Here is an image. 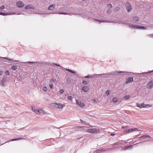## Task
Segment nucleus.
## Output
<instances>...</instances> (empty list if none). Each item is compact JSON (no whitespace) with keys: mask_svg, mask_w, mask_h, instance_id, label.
<instances>
[{"mask_svg":"<svg viewBox=\"0 0 153 153\" xmlns=\"http://www.w3.org/2000/svg\"><path fill=\"white\" fill-rule=\"evenodd\" d=\"M99 129H97L96 128H89L86 130V131L91 133H98L100 132Z\"/></svg>","mask_w":153,"mask_h":153,"instance_id":"1","label":"nucleus"},{"mask_svg":"<svg viewBox=\"0 0 153 153\" xmlns=\"http://www.w3.org/2000/svg\"><path fill=\"white\" fill-rule=\"evenodd\" d=\"M126 8L128 12H130L132 9V7L131 4L128 2L126 4Z\"/></svg>","mask_w":153,"mask_h":153,"instance_id":"2","label":"nucleus"},{"mask_svg":"<svg viewBox=\"0 0 153 153\" xmlns=\"http://www.w3.org/2000/svg\"><path fill=\"white\" fill-rule=\"evenodd\" d=\"M76 104L78 106H79L81 108L83 107L85 105L83 102L79 101L78 100H76Z\"/></svg>","mask_w":153,"mask_h":153,"instance_id":"3","label":"nucleus"},{"mask_svg":"<svg viewBox=\"0 0 153 153\" xmlns=\"http://www.w3.org/2000/svg\"><path fill=\"white\" fill-rule=\"evenodd\" d=\"M21 63H24V64H41L42 62H30V61H28L27 62H21Z\"/></svg>","mask_w":153,"mask_h":153,"instance_id":"4","label":"nucleus"},{"mask_svg":"<svg viewBox=\"0 0 153 153\" xmlns=\"http://www.w3.org/2000/svg\"><path fill=\"white\" fill-rule=\"evenodd\" d=\"M16 5L19 7H22L24 6V3L21 1H19L16 3Z\"/></svg>","mask_w":153,"mask_h":153,"instance_id":"5","label":"nucleus"},{"mask_svg":"<svg viewBox=\"0 0 153 153\" xmlns=\"http://www.w3.org/2000/svg\"><path fill=\"white\" fill-rule=\"evenodd\" d=\"M35 112L36 113H43V114H45V111L42 109H37L36 110V111H35Z\"/></svg>","mask_w":153,"mask_h":153,"instance_id":"6","label":"nucleus"},{"mask_svg":"<svg viewBox=\"0 0 153 153\" xmlns=\"http://www.w3.org/2000/svg\"><path fill=\"white\" fill-rule=\"evenodd\" d=\"M133 81V77H130L128 78H127L126 79V84H127Z\"/></svg>","mask_w":153,"mask_h":153,"instance_id":"7","label":"nucleus"},{"mask_svg":"<svg viewBox=\"0 0 153 153\" xmlns=\"http://www.w3.org/2000/svg\"><path fill=\"white\" fill-rule=\"evenodd\" d=\"M2 59H4L7 60L9 61H12L14 62H20L19 60H13L12 59H10L6 57H1Z\"/></svg>","mask_w":153,"mask_h":153,"instance_id":"8","label":"nucleus"},{"mask_svg":"<svg viewBox=\"0 0 153 153\" xmlns=\"http://www.w3.org/2000/svg\"><path fill=\"white\" fill-rule=\"evenodd\" d=\"M89 87L86 86H84L82 88V90L84 92H87L89 90Z\"/></svg>","mask_w":153,"mask_h":153,"instance_id":"9","label":"nucleus"},{"mask_svg":"<svg viewBox=\"0 0 153 153\" xmlns=\"http://www.w3.org/2000/svg\"><path fill=\"white\" fill-rule=\"evenodd\" d=\"M128 27L133 29H137L138 25H129Z\"/></svg>","mask_w":153,"mask_h":153,"instance_id":"10","label":"nucleus"},{"mask_svg":"<svg viewBox=\"0 0 153 153\" xmlns=\"http://www.w3.org/2000/svg\"><path fill=\"white\" fill-rule=\"evenodd\" d=\"M147 137H148L149 139H150L151 138V137H150V136L149 135H143L140 137L139 138V139L140 140L141 139H144L145 138H146Z\"/></svg>","mask_w":153,"mask_h":153,"instance_id":"11","label":"nucleus"},{"mask_svg":"<svg viewBox=\"0 0 153 153\" xmlns=\"http://www.w3.org/2000/svg\"><path fill=\"white\" fill-rule=\"evenodd\" d=\"M6 81H7V80H6V78L5 77H4L1 81V84L3 86H4V82H6Z\"/></svg>","mask_w":153,"mask_h":153,"instance_id":"12","label":"nucleus"},{"mask_svg":"<svg viewBox=\"0 0 153 153\" xmlns=\"http://www.w3.org/2000/svg\"><path fill=\"white\" fill-rule=\"evenodd\" d=\"M132 147H133L132 145H130L129 146H126L124 148H122V150H126L128 149H129L130 148H132Z\"/></svg>","mask_w":153,"mask_h":153,"instance_id":"13","label":"nucleus"},{"mask_svg":"<svg viewBox=\"0 0 153 153\" xmlns=\"http://www.w3.org/2000/svg\"><path fill=\"white\" fill-rule=\"evenodd\" d=\"M25 8L26 9H34V7H32L30 5H27L25 7Z\"/></svg>","mask_w":153,"mask_h":153,"instance_id":"14","label":"nucleus"},{"mask_svg":"<svg viewBox=\"0 0 153 153\" xmlns=\"http://www.w3.org/2000/svg\"><path fill=\"white\" fill-rule=\"evenodd\" d=\"M148 85L149 86V88H151L153 86V82L152 80L150 81L148 84Z\"/></svg>","mask_w":153,"mask_h":153,"instance_id":"15","label":"nucleus"},{"mask_svg":"<svg viewBox=\"0 0 153 153\" xmlns=\"http://www.w3.org/2000/svg\"><path fill=\"white\" fill-rule=\"evenodd\" d=\"M137 128H130L128 130V131L129 133L132 132L133 131L137 130Z\"/></svg>","mask_w":153,"mask_h":153,"instance_id":"16","label":"nucleus"},{"mask_svg":"<svg viewBox=\"0 0 153 153\" xmlns=\"http://www.w3.org/2000/svg\"><path fill=\"white\" fill-rule=\"evenodd\" d=\"M151 73L153 74V70L150 71L149 72H146V73H143L142 74V76H145V75L147 74H150Z\"/></svg>","mask_w":153,"mask_h":153,"instance_id":"17","label":"nucleus"},{"mask_svg":"<svg viewBox=\"0 0 153 153\" xmlns=\"http://www.w3.org/2000/svg\"><path fill=\"white\" fill-rule=\"evenodd\" d=\"M55 4L51 5L48 7V9L50 10H53L55 8Z\"/></svg>","mask_w":153,"mask_h":153,"instance_id":"18","label":"nucleus"},{"mask_svg":"<svg viewBox=\"0 0 153 153\" xmlns=\"http://www.w3.org/2000/svg\"><path fill=\"white\" fill-rule=\"evenodd\" d=\"M65 70L69 72H70L71 73L73 74H75L76 73V72H75V71H74L72 70H70V69H66Z\"/></svg>","mask_w":153,"mask_h":153,"instance_id":"19","label":"nucleus"},{"mask_svg":"<svg viewBox=\"0 0 153 153\" xmlns=\"http://www.w3.org/2000/svg\"><path fill=\"white\" fill-rule=\"evenodd\" d=\"M139 18L137 17H134V18L133 21L134 22H136L139 21Z\"/></svg>","mask_w":153,"mask_h":153,"instance_id":"20","label":"nucleus"},{"mask_svg":"<svg viewBox=\"0 0 153 153\" xmlns=\"http://www.w3.org/2000/svg\"><path fill=\"white\" fill-rule=\"evenodd\" d=\"M146 29V27L144 26L138 25L137 29Z\"/></svg>","mask_w":153,"mask_h":153,"instance_id":"21","label":"nucleus"},{"mask_svg":"<svg viewBox=\"0 0 153 153\" xmlns=\"http://www.w3.org/2000/svg\"><path fill=\"white\" fill-rule=\"evenodd\" d=\"M118 101V98L117 97H115L112 99V101L113 102H116Z\"/></svg>","mask_w":153,"mask_h":153,"instance_id":"22","label":"nucleus"},{"mask_svg":"<svg viewBox=\"0 0 153 153\" xmlns=\"http://www.w3.org/2000/svg\"><path fill=\"white\" fill-rule=\"evenodd\" d=\"M57 107L59 108H63V105L62 104H57Z\"/></svg>","mask_w":153,"mask_h":153,"instance_id":"23","label":"nucleus"},{"mask_svg":"<svg viewBox=\"0 0 153 153\" xmlns=\"http://www.w3.org/2000/svg\"><path fill=\"white\" fill-rule=\"evenodd\" d=\"M94 20L97 21V22H106L104 21V20H99V19H94Z\"/></svg>","mask_w":153,"mask_h":153,"instance_id":"24","label":"nucleus"},{"mask_svg":"<svg viewBox=\"0 0 153 153\" xmlns=\"http://www.w3.org/2000/svg\"><path fill=\"white\" fill-rule=\"evenodd\" d=\"M23 139L24 138H21V137H20L19 138H15V139H13L11 140L10 141L17 140H21V139Z\"/></svg>","mask_w":153,"mask_h":153,"instance_id":"25","label":"nucleus"},{"mask_svg":"<svg viewBox=\"0 0 153 153\" xmlns=\"http://www.w3.org/2000/svg\"><path fill=\"white\" fill-rule=\"evenodd\" d=\"M11 68L14 70H15L17 69V66L16 65H13L12 67H11Z\"/></svg>","mask_w":153,"mask_h":153,"instance_id":"26","label":"nucleus"},{"mask_svg":"<svg viewBox=\"0 0 153 153\" xmlns=\"http://www.w3.org/2000/svg\"><path fill=\"white\" fill-rule=\"evenodd\" d=\"M115 73H127L126 72H124L123 71H116L114 72H111L112 74H114Z\"/></svg>","mask_w":153,"mask_h":153,"instance_id":"27","label":"nucleus"},{"mask_svg":"<svg viewBox=\"0 0 153 153\" xmlns=\"http://www.w3.org/2000/svg\"><path fill=\"white\" fill-rule=\"evenodd\" d=\"M8 13H4L1 12H0V15H3V16H7L9 15Z\"/></svg>","mask_w":153,"mask_h":153,"instance_id":"28","label":"nucleus"},{"mask_svg":"<svg viewBox=\"0 0 153 153\" xmlns=\"http://www.w3.org/2000/svg\"><path fill=\"white\" fill-rule=\"evenodd\" d=\"M130 97L131 96L129 95H126L124 97V98H125V99L128 100L129 99Z\"/></svg>","mask_w":153,"mask_h":153,"instance_id":"29","label":"nucleus"},{"mask_svg":"<svg viewBox=\"0 0 153 153\" xmlns=\"http://www.w3.org/2000/svg\"><path fill=\"white\" fill-rule=\"evenodd\" d=\"M145 105L143 103H142L140 105V106H138V107L140 108H144Z\"/></svg>","mask_w":153,"mask_h":153,"instance_id":"30","label":"nucleus"},{"mask_svg":"<svg viewBox=\"0 0 153 153\" xmlns=\"http://www.w3.org/2000/svg\"><path fill=\"white\" fill-rule=\"evenodd\" d=\"M84 127L85 128V127H85V126H82V127L78 126V127H76L73 128H74V129H76V128H77V129H79L80 128H82Z\"/></svg>","mask_w":153,"mask_h":153,"instance_id":"31","label":"nucleus"},{"mask_svg":"<svg viewBox=\"0 0 153 153\" xmlns=\"http://www.w3.org/2000/svg\"><path fill=\"white\" fill-rule=\"evenodd\" d=\"M93 77V76H92L91 75H90L89 76H88V75L86 76H84V77L85 78H88Z\"/></svg>","mask_w":153,"mask_h":153,"instance_id":"32","label":"nucleus"},{"mask_svg":"<svg viewBox=\"0 0 153 153\" xmlns=\"http://www.w3.org/2000/svg\"><path fill=\"white\" fill-rule=\"evenodd\" d=\"M42 89L43 91H46L48 90L47 88L45 86H44L42 87Z\"/></svg>","mask_w":153,"mask_h":153,"instance_id":"33","label":"nucleus"},{"mask_svg":"<svg viewBox=\"0 0 153 153\" xmlns=\"http://www.w3.org/2000/svg\"><path fill=\"white\" fill-rule=\"evenodd\" d=\"M89 81H88L87 82L86 81H82V83L85 85H87V84H88L89 83Z\"/></svg>","mask_w":153,"mask_h":153,"instance_id":"34","label":"nucleus"},{"mask_svg":"<svg viewBox=\"0 0 153 153\" xmlns=\"http://www.w3.org/2000/svg\"><path fill=\"white\" fill-rule=\"evenodd\" d=\"M32 111H34L35 112V111H36V110L37 109H36L35 108V106H32Z\"/></svg>","mask_w":153,"mask_h":153,"instance_id":"35","label":"nucleus"},{"mask_svg":"<svg viewBox=\"0 0 153 153\" xmlns=\"http://www.w3.org/2000/svg\"><path fill=\"white\" fill-rule=\"evenodd\" d=\"M5 74L7 76L9 75L10 74V72L8 71H7L5 72Z\"/></svg>","mask_w":153,"mask_h":153,"instance_id":"36","label":"nucleus"},{"mask_svg":"<svg viewBox=\"0 0 153 153\" xmlns=\"http://www.w3.org/2000/svg\"><path fill=\"white\" fill-rule=\"evenodd\" d=\"M118 145V143H116L114 144L112 146H113V147L115 148H116V147L115 146H117Z\"/></svg>","mask_w":153,"mask_h":153,"instance_id":"37","label":"nucleus"},{"mask_svg":"<svg viewBox=\"0 0 153 153\" xmlns=\"http://www.w3.org/2000/svg\"><path fill=\"white\" fill-rule=\"evenodd\" d=\"M56 81V79L54 78H51V79L50 82H55Z\"/></svg>","mask_w":153,"mask_h":153,"instance_id":"38","label":"nucleus"},{"mask_svg":"<svg viewBox=\"0 0 153 153\" xmlns=\"http://www.w3.org/2000/svg\"><path fill=\"white\" fill-rule=\"evenodd\" d=\"M53 65H56V66L61 67V66H60V65H59L58 64H56V63H53Z\"/></svg>","mask_w":153,"mask_h":153,"instance_id":"39","label":"nucleus"},{"mask_svg":"<svg viewBox=\"0 0 153 153\" xmlns=\"http://www.w3.org/2000/svg\"><path fill=\"white\" fill-rule=\"evenodd\" d=\"M100 152V149H97L94 152V153H99Z\"/></svg>","mask_w":153,"mask_h":153,"instance_id":"40","label":"nucleus"},{"mask_svg":"<svg viewBox=\"0 0 153 153\" xmlns=\"http://www.w3.org/2000/svg\"><path fill=\"white\" fill-rule=\"evenodd\" d=\"M152 106L151 105H149V104H146L145 105V107H150Z\"/></svg>","mask_w":153,"mask_h":153,"instance_id":"41","label":"nucleus"},{"mask_svg":"<svg viewBox=\"0 0 153 153\" xmlns=\"http://www.w3.org/2000/svg\"><path fill=\"white\" fill-rule=\"evenodd\" d=\"M5 8V6L4 5H2L1 7H0V9L1 10L4 9Z\"/></svg>","mask_w":153,"mask_h":153,"instance_id":"42","label":"nucleus"},{"mask_svg":"<svg viewBox=\"0 0 153 153\" xmlns=\"http://www.w3.org/2000/svg\"><path fill=\"white\" fill-rule=\"evenodd\" d=\"M105 94L107 95H108L109 94V91L107 90L105 92Z\"/></svg>","mask_w":153,"mask_h":153,"instance_id":"43","label":"nucleus"},{"mask_svg":"<svg viewBox=\"0 0 153 153\" xmlns=\"http://www.w3.org/2000/svg\"><path fill=\"white\" fill-rule=\"evenodd\" d=\"M59 14L65 15L66 14H68V13L65 12H61Z\"/></svg>","mask_w":153,"mask_h":153,"instance_id":"44","label":"nucleus"},{"mask_svg":"<svg viewBox=\"0 0 153 153\" xmlns=\"http://www.w3.org/2000/svg\"><path fill=\"white\" fill-rule=\"evenodd\" d=\"M128 128V126H123L121 128L127 129Z\"/></svg>","mask_w":153,"mask_h":153,"instance_id":"45","label":"nucleus"},{"mask_svg":"<svg viewBox=\"0 0 153 153\" xmlns=\"http://www.w3.org/2000/svg\"><path fill=\"white\" fill-rule=\"evenodd\" d=\"M120 8L118 7H116L115 8V10L117 11H119V10H120Z\"/></svg>","mask_w":153,"mask_h":153,"instance_id":"46","label":"nucleus"},{"mask_svg":"<svg viewBox=\"0 0 153 153\" xmlns=\"http://www.w3.org/2000/svg\"><path fill=\"white\" fill-rule=\"evenodd\" d=\"M50 87L51 89H52L53 88V86L52 83H51L50 84Z\"/></svg>","mask_w":153,"mask_h":153,"instance_id":"47","label":"nucleus"},{"mask_svg":"<svg viewBox=\"0 0 153 153\" xmlns=\"http://www.w3.org/2000/svg\"><path fill=\"white\" fill-rule=\"evenodd\" d=\"M64 92V90L62 89L60 90L59 91V92L61 94H62Z\"/></svg>","mask_w":153,"mask_h":153,"instance_id":"48","label":"nucleus"},{"mask_svg":"<svg viewBox=\"0 0 153 153\" xmlns=\"http://www.w3.org/2000/svg\"><path fill=\"white\" fill-rule=\"evenodd\" d=\"M72 98V96H68V99L69 100H71Z\"/></svg>","mask_w":153,"mask_h":153,"instance_id":"49","label":"nucleus"},{"mask_svg":"<svg viewBox=\"0 0 153 153\" xmlns=\"http://www.w3.org/2000/svg\"><path fill=\"white\" fill-rule=\"evenodd\" d=\"M80 122L81 123H86V122H85V121H84L83 120H81V119H80Z\"/></svg>","mask_w":153,"mask_h":153,"instance_id":"50","label":"nucleus"},{"mask_svg":"<svg viewBox=\"0 0 153 153\" xmlns=\"http://www.w3.org/2000/svg\"><path fill=\"white\" fill-rule=\"evenodd\" d=\"M124 132L125 133H129V132H128V130H125L124 131Z\"/></svg>","mask_w":153,"mask_h":153,"instance_id":"51","label":"nucleus"},{"mask_svg":"<svg viewBox=\"0 0 153 153\" xmlns=\"http://www.w3.org/2000/svg\"><path fill=\"white\" fill-rule=\"evenodd\" d=\"M105 150L104 149H101L100 150V152H103L105 151Z\"/></svg>","mask_w":153,"mask_h":153,"instance_id":"52","label":"nucleus"},{"mask_svg":"<svg viewBox=\"0 0 153 153\" xmlns=\"http://www.w3.org/2000/svg\"><path fill=\"white\" fill-rule=\"evenodd\" d=\"M115 134V133H111L110 134V135L111 136H113Z\"/></svg>","mask_w":153,"mask_h":153,"instance_id":"53","label":"nucleus"},{"mask_svg":"<svg viewBox=\"0 0 153 153\" xmlns=\"http://www.w3.org/2000/svg\"><path fill=\"white\" fill-rule=\"evenodd\" d=\"M150 37L153 38V34H152L149 35Z\"/></svg>","mask_w":153,"mask_h":153,"instance_id":"54","label":"nucleus"},{"mask_svg":"<svg viewBox=\"0 0 153 153\" xmlns=\"http://www.w3.org/2000/svg\"><path fill=\"white\" fill-rule=\"evenodd\" d=\"M3 72L2 71H0V75L2 76V75Z\"/></svg>","mask_w":153,"mask_h":153,"instance_id":"55","label":"nucleus"},{"mask_svg":"<svg viewBox=\"0 0 153 153\" xmlns=\"http://www.w3.org/2000/svg\"><path fill=\"white\" fill-rule=\"evenodd\" d=\"M104 74L108 75V74H101L97 75H104Z\"/></svg>","mask_w":153,"mask_h":153,"instance_id":"56","label":"nucleus"},{"mask_svg":"<svg viewBox=\"0 0 153 153\" xmlns=\"http://www.w3.org/2000/svg\"><path fill=\"white\" fill-rule=\"evenodd\" d=\"M137 105L138 107V106H140V104L139 103H137Z\"/></svg>","mask_w":153,"mask_h":153,"instance_id":"57","label":"nucleus"},{"mask_svg":"<svg viewBox=\"0 0 153 153\" xmlns=\"http://www.w3.org/2000/svg\"><path fill=\"white\" fill-rule=\"evenodd\" d=\"M96 101V100L95 99H93L92 100V101L94 102H95Z\"/></svg>","mask_w":153,"mask_h":153,"instance_id":"58","label":"nucleus"},{"mask_svg":"<svg viewBox=\"0 0 153 153\" xmlns=\"http://www.w3.org/2000/svg\"><path fill=\"white\" fill-rule=\"evenodd\" d=\"M109 13H110V12H109ZM107 13H109V10L107 11Z\"/></svg>","mask_w":153,"mask_h":153,"instance_id":"59","label":"nucleus"},{"mask_svg":"<svg viewBox=\"0 0 153 153\" xmlns=\"http://www.w3.org/2000/svg\"><path fill=\"white\" fill-rule=\"evenodd\" d=\"M55 13H51V14H55ZM49 14H51V13H50Z\"/></svg>","mask_w":153,"mask_h":153,"instance_id":"60","label":"nucleus"},{"mask_svg":"<svg viewBox=\"0 0 153 153\" xmlns=\"http://www.w3.org/2000/svg\"><path fill=\"white\" fill-rule=\"evenodd\" d=\"M108 5H110V6H111V7H112V6L111 4H108Z\"/></svg>","mask_w":153,"mask_h":153,"instance_id":"61","label":"nucleus"},{"mask_svg":"<svg viewBox=\"0 0 153 153\" xmlns=\"http://www.w3.org/2000/svg\"><path fill=\"white\" fill-rule=\"evenodd\" d=\"M7 143V142H6V143ZM4 143H3L1 145H3V144H4Z\"/></svg>","mask_w":153,"mask_h":153,"instance_id":"62","label":"nucleus"},{"mask_svg":"<svg viewBox=\"0 0 153 153\" xmlns=\"http://www.w3.org/2000/svg\"><path fill=\"white\" fill-rule=\"evenodd\" d=\"M79 139H80V138H79ZM79 139V138H78V139Z\"/></svg>","mask_w":153,"mask_h":153,"instance_id":"63","label":"nucleus"},{"mask_svg":"<svg viewBox=\"0 0 153 153\" xmlns=\"http://www.w3.org/2000/svg\"><path fill=\"white\" fill-rule=\"evenodd\" d=\"M1 143L0 142V144Z\"/></svg>","mask_w":153,"mask_h":153,"instance_id":"64","label":"nucleus"}]
</instances>
